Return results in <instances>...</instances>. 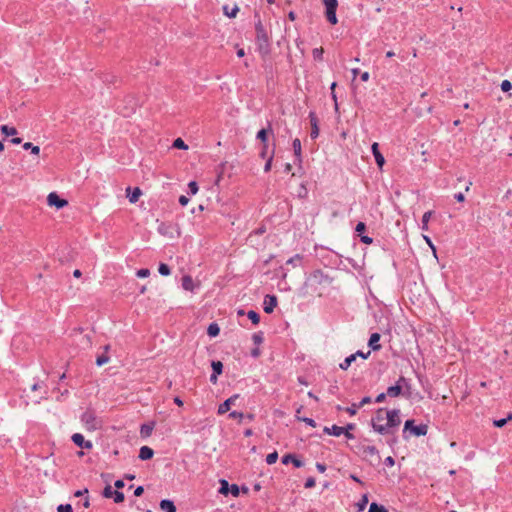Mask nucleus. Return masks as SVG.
I'll list each match as a JSON object with an SVG mask.
<instances>
[{"label":"nucleus","instance_id":"obj_1","mask_svg":"<svg viewBox=\"0 0 512 512\" xmlns=\"http://www.w3.org/2000/svg\"><path fill=\"white\" fill-rule=\"evenodd\" d=\"M374 431L381 435L394 434L401 423L400 410L380 408L371 420Z\"/></svg>","mask_w":512,"mask_h":512},{"label":"nucleus","instance_id":"obj_2","mask_svg":"<svg viewBox=\"0 0 512 512\" xmlns=\"http://www.w3.org/2000/svg\"><path fill=\"white\" fill-rule=\"evenodd\" d=\"M255 30L258 51L262 56H267L270 52L269 37L260 20L255 24Z\"/></svg>","mask_w":512,"mask_h":512},{"label":"nucleus","instance_id":"obj_3","mask_svg":"<svg viewBox=\"0 0 512 512\" xmlns=\"http://www.w3.org/2000/svg\"><path fill=\"white\" fill-rule=\"evenodd\" d=\"M81 423L87 431H96L102 428L103 421L99 418L95 411L87 409L80 417Z\"/></svg>","mask_w":512,"mask_h":512},{"label":"nucleus","instance_id":"obj_4","mask_svg":"<svg viewBox=\"0 0 512 512\" xmlns=\"http://www.w3.org/2000/svg\"><path fill=\"white\" fill-rule=\"evenodd\" d=\"M323 4L325 5L326 11L325 15L327 20L335 25L337 23V16H336V10L338 6L337 0H323Z\"/></svg>","mask_w":512,"mask_h":512},{"label":"nucleus","instance_id":"obj_5","mask_svg":"<svg viewBox=\"0 0 512 512\" xmlns=\"http://www.w3.org/2000/svg\"><path fill=\"white\" fill-rule=\"evenodd\" d=\"M409 388L408 380L401 376L395 385L387 388L386 394L389 397H398L402 393L403 388Z\"/></svg>","mask_w":512,"mask_h":512},{"label":"nucleus","instance_id":"obj_6","mask_svg":"<svg viewBox=\"0 0 512 512\" xmlns=\"http://www.w3.org/2000/svg\"><path fill=\"white\" fill-rule=\"evenodd\" d=\"M47 203L49 206H55L58 209H61L68 205V201L65 199H61L56 192H51L48 194Z\"/></svg>","mask_w":512,"mask_h":512},{"label":"nucleus","instance_id":"obj_7","mask_svg":"<svg viewBox=\"0 0 512 512\" xmlns=\"http://www.w3.org/2000/svg\"><path fill=\"white\" fill-rule=\"evenodd\" d=\"M71 439H72L73 443L80 448H84V449H88V450L93 448L92 442L89 440H85L84 436L80 433L73 434Z\"/></svg>","mask_w":512,"mask_h":512},{"label":"nucleus","instance_id":"obj_8","mask_svg":"<svg viewBox=\"0 0 512 512\" xmlns=\"http://www.w3.org/2000/svg\"><path fill=\"white\" fill-rule=\"evenodd\" d=\"M220 484V493L227 495L230 492L233 496L239 495V487L236 484H232L231 486H229V483L226 480H221Z\"/></svg>","mask_w":512,"mask_h":512},{"label":"nucleus","instance_id":"obj_9","mask_svg":"<svg viewBox=\"0 0 512 512\" xmlns=\"http://www.w3.org/2000/svg\"><path fill=\"white\" fill-rule=\"evenodd\" d=\"M264 311L268 314L272 313L277 306V297L275 295H266L264 298Z\"/></svg>","mask_w":512,"mask_h":512},{"label":"nucleus","instance_id":"obj_10","mask_svg":"<svg viewBox=\"0 0 512 512\" xmlns=\"http://www.w3.org/2000/svg\"><path fill=\"white\" fill-rule=\"evenodd\" d=\"M239 397L238 394H235L231 396L230 398L226 399L222 404L218 407V414L222 415L226 412H228L231 408V405H233L236 401V399Z\"/></svg>","mask_w":512,"mask_h":512},{"label":"nucleus","instance_id":"obj_11","mask_svg":"<svg viewBox=\"0 0 512 512\" xmlns=\"http://www.w3.org/2000/svg\"><path fill=\"white\" fill-rule=\"evenodd\" d=\"M372 153L374 155V158H375V161L378 165L379 168H382L384 163H385V159H384V156L381 154V152L379 151V145L378 143L374 142L372 144Z\"/></svg>","mask_w":512,"mask_h":512},{"label":"nucleus","instance_id":"obj_12","mask_svg":"<svg viewBox=\"0 0 512 512\" xmlns=\"http://www.w3.org/2000/svg\"><path fill=\"white\" fill-rule=\"evenodd\" d=\"M380 338H381V336H380L379 333H372L371 334L370 339L368 341V346L373 351H379L381 349V345L379 344Z\"/></svg>","mask_w":512,"mask_h":512},{"label":"nucleus","instance_id":"obj_13","mask_svg":"<svg viewBox=\"0 0 512 512\" xmlns=\"http://www.w3.org/2000/svg\"><path fill=\"white\" fill-rule=\"evenodd\" d=\"M126 193H127V197L129 198V201L131 203H136L138 201L139 197L141 196L142 191L138 187L134 188L133 190L131 189V187H127Z\"/></svg>","mask_w":512,"mask_h":512},{"label":"nucleus","instance_id":"obj_14","mask_svg":"<svg viewBox=\"0 0 512 512\" xmlns=\"http://www.w3.org/2000/svg\"><path fill=\"white\" fill-rule=\"evenodd\" d=\"M282 463L285 465L288 463H293V465L296 468H300L304 465V463L301 460L297 459L293 454L284 455L282 457Z\"/></svg>","mask_w":512,"mask_h":512},{"label":"nucleus","instance_id":"obj_15","mask_svg":"<svg viewBox=\"0 0 512 512\" xmlns=\"http://www.w3.org/2000/svg\"><path fill=\"white\" fill-rule=\"evenodd\" d=\"M344 430H345V428H344V427H340V426H337V425H333L332 427H325L323 431H324L326 434H329V435H333V436L339 437L340 435H342V434L344 433Z\"/></svg>","mask_w":512,"mask_h":512},{"label":"nucleus","instance_id":"obj_16","mask_svg":"<svg viewBox=\"0 0 512 512\" xmlns=\"http://www.w3.org/2000/svg\"><path fill=\"white\" fill-rule=\"evenodd\" d=\"M154 451L148 446H142L139 451V458L141 460H149L153 457Z\"/></svg>","mask_w":512,"mask_h":512},{"label":"nucleus","instance_id":"obj_17","mask_svg":"<svg viewBox=\"0 0 512 512\" xmlns=\"http://www.w3.org/2000/svg\"><path fill=\"white\" fill-rule=\"evenodd\" d=\"M160 508L164 512H176V507L171 500L164 499L160 502Z\"/></svg>","mask_w":512,"mask_h":512},{"label":"nucleus","instance_id":"obj_18","mask_svg":"<svg viewBox=\"0 0 512 512\" xmlns=\"http://www.w3.org/2000/svg\"><path fill=\"white\" fill-rule=\"evenodd\" d=\"M311 124H312V130H311V138H316L319 134V128L317 126V118L313 112L309 114Z\"/></svg>","mask_w":512,"mask_h":512},{"label":"nucleus","instance_id":"obj_19","mask_svg":"<svg viewBox=\"0 0 512 512\" xmlns=\"http://www.w3.org/2000/svg\"><path fill=\"white\" fill-rule=\"evenodd\" d=\"M427 432L428 426L426 424H421L418 426H414L411 433L415 436H425Z\"/></svg>","mask_w":512,"mask_h":512},{"label":"nucleus","instance_id":"obj_20","mask_svg":"<svg viewBox=\"0 0 512 512\" xmlns=\"http://www.w3.org/2000/svg\"><path fill=\"white\" fill-rule=\"evenodd\" d=\"M223 12L227 17L234 18L239 12V7L237 5H234L232 8H230L228 5H224Z\"/></svg>","mask_w":512,"mask_h":512},{"label":"nucleus","instance_id":"obj_21","mask_svg":"<svg viewBox=\"0 0 512 512\" xmlns=\"http://www.w3.org/2000/svg\"><path fill=\"white\" fill-rule=\"evenodd\" d=\"M292 146H293V150H294V154L296 156V159L301 162L302 158H301V141L296 138L293 140V143H292Z\"/></svg>","mask_w":512,"mask_h":512},{"label":"nucleus","instance_id":"obj_22","mask_svg":"<svg viewBox=\"0 0 512 512\" xmlns=\"http://www.w3.org/2000/svg\"><path fill=\"white\" fill-rule=\"evenodd\" d=\"M362 452L365 456H378V450L375 446L367 445L362 447Z\"/></svg>","mask_w":512,"mask_h":512},{"label":"nucleus","instance_id":"obj_23","mask_svg":"<svg viewBox=\"0 0 512 512\" xmlns=\"http://www.w3.org/2000/svg\"><path fill=\"white\" fill-rule=\"evenodd\" d=\"M182 287L187 290V291H192L193 290V280L192 278L189 276V275H185L183 278H182Z\"/></svg>","mask_w":512,"mask_h":512},{"label":"nucleus","instance_id":"obj_24","mask_svg":"<svg viewBox=\"0 0 512 512\" xmlns=\"http://www.w3.org/2000/svg\"><path fill=\"white\" fill-rule=\"evenodd\" d=\"M220 333V328L217 323H211L207 328V334L210 337H216Z\"/></svg>","mask_w":512,"mask_h":512},{"label":"nucleus","instance_id":"obj_25","mask_svg":"<svg viewBox=\"0 0 512 512\" xmlns=\"http://www.w3.org/2000/svg\"><path fill=\"white\" fill-rule=\"evenodd\" d=\"M1 133L5 136H14L17 134V129L8 125H2L0 127Z\"/></svg>","mask_w":512,"mask_h":512},{"label":"nucleus","instance_id":"obj_26","mask_svg":"<svg viewBox=\"0 0 512 512\" xmlns=\"http://www.w3.org/2000/svg\"><path fill=\"white\" fill-rule=\"evenodd\" d=\"M356 360V355L351 354L350 356L346 357L343 362L340 363L339 367L342 370H347L352 362Z\"/></svg>","mask_w":512,"mask_h":512},{"label":"nucleus","instance_id":"obj_27","mask_svg":"<svg viewBox=\"0 0 512 512\" xmlns=\"http://www.w3.org/2000/svg\"><path fill=\"white\" fill-rule=\"evenodd\" d=\"M153 431L152 424H143L140 428V434L142 437H149Z\"/></svg>","mask_w":512,"mask_h":512},{"label":"nucleus","instance_id":"obj_28","mask_svg":"<svg viewBox=\"0 0 512 512\" xmlns=\"http://www.w3.org/2000/svg\"><path fill=\"white\" fill-rule=\"evenodd\" d=\"M368 504V495L364 494L362 495L361 499L357 502V512H362Z\"/></svg>","mask_w":512,"mask_h":512},{"label":"nucleus","instance_id":"obj_29","mask_svg":"<svg viewBox=\"0 0 512 512\" xmlns=\"http://www.w3.org/2000/svg\"><path fill=\"white\" fill-rule=\"evenodd\" d=\"M23 149L31 151L33 155H39L40 153V147L33 145L31 142L24 143Z\"/></svg>","mask_w":512,"mask_h":512},{"label":"nucleus","instance_id":"obj_30","mask_svg":"<svg viewBox=\"0 0 512 512\" xmlns=\"http://www.w3.org/2000/svg\"><path fill=\"white\" fill-rule=\"evenodd\" d=\"M431 216H432V211H427L423 214L422 220H421V222H422L421 229L422 230H425V231L428 230V223H429Z\"/></svg>","mask_w":512,"mask_h":512},{"label":"nucleus","instance_id":"obj_31","mask_svg":"<svg viewBox=\"0 0 512 512\" xmlns=\"http://www.w3.org/2000/svg\"><path fill=\"white\" fill-rule=\"evenodd\" d=\"M512 420V413H509L507 418H503V419H499V420H494L493 424L495 427H498V428H501L503 426L506 425V423L508 421Z\"/></svg>","mask_w":512,"mask_h":512},{"label":"nucleus","instance_id":"obj_32","mask_svg":"<svg viewBox=\"0 0 512 512\" xmlns=\"http://www.w3.org/2000/svg\"><path fill=\"white\" fill-rule=\"evenodd\" d=\"M368 512H388V510L385 509L384 506L378 505L377 503L373 502L370 504Z\"/></svg>","mask_w":512,"mask_h":512},{"label":"nucleus","instance_id":"obj_33","mask_svg":"<svg viewBox=\"0 0 512 512\" xmlns=\"http://www.w3.org/2000/svg\"><path fill=\"white\" fill-rule=\"evenodd\" d=\"M247 316L252 321L253 324H258L260 322V316L254 310L248 311Z\"/></svg>","mask_w":512,"mask_h":512},{"label":"nucleus","instance_id":"obj_34","mask_svg":"<svg viewBox=\"0 0 512 512\" xmlns=\"http://www.w3.org/2000/svg\"><path fill=\"white\" fill-rule=\"evenodd\" d=\"M212 369L215 374H221L223 371V364L220 361H212Z\"/></svg>","mask_w":512,"mask_h":512},{"label":"nucleus","instance_id":"obj_35","mask_svg":"<svg viewBox=\"0 0 512 512\" xmlns=\"http://www.w3.org/2000/svg\"><path fill=\"white\" fill-rule=\"evenodd\" d=\"M158 271L162 276H168L171 273L169 266L165 263L159 265Z\"/></svg>","mask_w":512,"mask_h":512},{"label":"nucleus","instance_id":"obj_36","mask_svg":"<svg viewBox=\"0 0 512 512\" xmlns=\"http://www.w3.org/2000/svg\"><path fill=\"white\" fill-rule=\"evenodd\" d=\"M277 459H278V453L276 451H274L266 456V463L268 465H272V464L276 463Z\"/></svg>","mask_w":512,"mask_h":512},{"label":"nucleus","instance_id":"obj_37","mask_svg":"<svg viewBox=\"0 0 512 512\" xmlns=\"http://www.w3.org/2000/svg\"><path fill=\"white\" fill-rule=\"evenodd\" d=\"M324 50L323 48H314L312 51V56L315 60H322Z\"/></svg>","mask_w":512,"mask_h":512},{"label":"nucleus","instance_id":"obj_38","mask_svg":"<svg viewBox=\"0 0 512 512\" xmlns=\"http://www.w3.org/2000/svg\"><path fill=\"white\" fill-rule=\"evenodd\" d=\"M302 260V256L300 254H296L293 257L289 258L286 262L288 265L296 266L297 263H300Z\"/></svg>","mask_w":512,"mask_h":512},{"label":"nucleus","instance_id":"obj_39","mask_svg":"<svg viewBox=\"0 0 512 512\" xmlns=\"http://www.w3.org/2000/svg\"><path fill=\"white\" fill-rule=\"evenodd\" d=\"M414 420H407L404 424V429H403V435H404V438H407L406 436V432L409 430L410 432H412V429L414 427Z\"/></svg>","mask_w":512,"mask_h":512},{"label":"nucleus","instance_id":"obj_40","mask_svg":"<svg viewBox=\"0 0 512 512\" xmlns=\"http://www.w3.org/2000/svg\"><path fill=\"white\" fill-rule=\"evenodd\" d=\"M173 146L178 149H183V150L188 149V146L185 144V142L181 138L175 139Z\"/></svg>","mask_w":512,"mask_h":512},{"label":"nucleus","instance_id":"obj_41","mask_svg":"<svg viewBox=\"0 0 512 512\" xmlns=\"http://www.w3.org/2000/svg\"><path fill=\"white\" fill-rule=\"evenodd\" d=\"M109 360H110L109 356H107L106 354H103V355H100L97 357L96 364L98 366H102V365L108 363Z\"/></svg>","mask_w":512,"mask_h":512},{"label":"nucleus","instance_id":"obj_42","mask_svg":"<svg viewBox=\"0 0 512 512\" xmlns=\"http://www.w3.org/2000/svg\"><path fill=\"white\" fill-rule=\"evenodd\" d=\"M115 503H122L124 501V494L120 491L115 490L113 497Z\"/></svg>","mask_w":512,"mask_h":512},{"label":"nucleus","instance_id":"obj_43","mask_svg":"<svg viewBox=\"0 0 512 512\" xmlns=\"http://www.w3.org/2000/svg\"><path fill=\"white\" fill-rule=\"evenodd\" d=\"M115 490L112 489L111 485H106L103 490V496L105 498H112Z\"/></svg>","mask_w":512,"mask_h":512},{"label":"nucleus","instance_id":"obj_44","mask_svg":"<svg viewBox=\"0 0 512 512\" xmlns=\"http://www.w3.org/2000/svg\"><path fill=\"white\" fill-rule=\"evenodd\" d=\"M257 139L261 140L264 144H267V130L266 129H261L258 133H257Z\"/></svg>","mask_w":512,"mask_h":512},{"label":"nucleus","instance_id":"obj_45","mask_svg":"<svg viewBox=\"0 0 512 512\" xmlns=\"http://www.w3.org/2000/svg\"><path fill=\"white\" fill-rule=\"evenodd\" d=\"M58 512H73L72 506L70 504H61L57 507Z\"/></svg>","mask_w":512,"mask_h":512},{"label":"nucleus","instance_id":"obj_46","mask_svg":"<svg viewBox=\"0 0 512 512\" xmlns=\"http://www.w3.org/2000/svg\"><path fill=\"white\" fill-rule=\"evenodd\" d=\"M188 188H189V192L192 194V195H195L197 192H198V184L197 182L195 181H191L189 182L188 184Z\"/></svg>","mask_w":512,"mask_h":512},{"label":"nucleus","instance_id":"obj_47","mask_svg":"<svg viewBox=\"0 0 512 512\" xmlns=\"http://www.w3.org/2000/svg\"><path fill=\"white\" fill-rule=\"evenodd\" d=\"M354 429V424H348L346 427H345V430H344V435L348 438V439H353L354 438V435L350 432V430Z\"/></svg>","mask_w":512,"mask_h":512},{"label":"nucleus","instance_id":"obj_48","mask_svg":"<svg viewBox=\"0 0 512 512\" xmlns=\"http://www.w3.org/2000/svg\"><path fill=\"white\" fill-rule=\"evenodd\" d=\"M136 275L139 277V278H146L150 275V270L149 269H146V268H143V269H139L137 272H136Z\"/></svg>","mask_w":512,"mask_h":512},{"label":"nucleus","instance_id":"obj_49","mask_svg":"<svg viewBox=\"0 0 512 512\" xmlns=\"http://www.w3.org/2000/svg\"><path fill=\"white\" fill-rule=\"evenodd\" d=\"M512 88V84L509 80H503L502 83H501V89L502 91L504 92H508L509 90H511Z\"/></svg>","mask_w":512,"mask_h":512},{"label":"nucleus","instance_id":"obj_50","mask_svg":"<svg viewBox=\"0 0 512 512\" xmlns=\"http://www.w3.org/2000/svg\"><path fill=\"white\" fill-rule=\"evenodd\" d=\"M273 154H274V153H272V154L268 157V159H267V161H266V163H265V166H264V171H265V172H269V171L271 170V167H272V161H273Z\"/></svg>","mask_w":512,"mask_h":512},{"label":"nucleus","instance_id":"obj_51","mask_svg":"<svg viewBox=\"0 0 512 512\" xmlns=\"http://www.w3.org/2000/svg\"><path fill=\"white\" fill-rule=\"evenodd\" d=\"M229 417L232 419H242V418H244V414L242 412L232 411L229 414Z\"/></svg>","mask_w":512,"mask_h":512},{"label":"nucleus","instance_id":"obj_52","mask_svg":"<svg viewBox=\"0 0 512 512\" xmlns=\"http://www.w3.org/2000/svg\"><path fill=\"white\" fill-rule=\"evenodd\" d=\"M315 479L313 477H309L306 479L304 484L305 488H313L315 486Z\"/></svg>","mask_w":512,"mask_h":512},{"label":"nucleus","instance_id":"obj_53","mask_svg":"<svg viewBox=\"0 0 512 512\" xmlns=\"http://www.w3.org/2000/svg\"><path fill=\"white\" fill-rule=\"evenodd\" d=\"M358 408H359V407H358V405L353 404L351 407H347V408H346V411H347L350 415H352V416H353V415H355V414H356V411H357V409H358Z\"/></svg>","mask_w":512,"mask_h":512},{"label":"nucleus","instance_id":"obj_54","mask_svg":"<svg viewBox=\"0 0 512 512\" xmlns=\"http://www.w3.org/2000/svg\"><path fill=\"white\" fill-rule=\"evenodd\" d=\"M302 421L308 424L311 427H316V422L312 418H302Z\"/></svg>","mask_w":512,"mask_h":512},{"label":"nucleus","instance_id":"obj_55","mask_svg":"<svg viewBox=\"0 0 512 512\" xmlns=\"http://www.w3.org/2000/svg\"><path fill=\"white\" fill-rule=\"evenodd\" d=\"M370 353H371L370 351H368L367 353H363L362 351H357L353 355H356V358L359 356L363 359H367L369 357Z\"/></svg>","mask_w":512,"mask_h":512},{"label":"nucleus","instance_id":"obj_56","mask_svg":"<svg viewBox=\"0 0 512 512\" xmlns=\"http://www.w3.org/2000/svg\"><path fill=\"white\" fill-rule=\"evenodd\" d=\"M365 229H366V225L363 222H359L355 228L356 232H359V233L363 232Z\"/></svg>","mask_w":512,"mask_h":512},{"label":"nucleus","instance_id":"obj_57","mask_svg":"<svg viewBox=\"0 0 512 512\" xmlns=\"http://www.w3.org/2000/svg\"><path fill=\"white\" fill-rule=\"evenodd\" d=\"M360 240L364 244H371L373 242V239L371 237L367 236V235L361 236Z\"/></svg>","mask_w":512,"mask_h":512},{"label":"nucleus","instance_id":"obj_58","mask_svg":"<svg viewBox=\"0 0 512 512\" xmlns=\"http://www.w3.org/2000/svg\"><path fill=\"white\" fill-rule=\"evenodd\" d=\"M384 463L389 466V467H392L394 464H395V461H394V458L391 457V456H388L385 458V461Z\"/></svg>","mask_w":512,"mask_h":512},{"label":"nucleus","instance_id":"obj_59","mask_svg":"<svg viewBox=\"0 0 512 512\" xmlns=\"http://www.w3.org/2000/svg\"><path fill=\"white\" fill-rule=\"evenodd\" d=\"M189 202V199L185 196V195H181L179 197V203L182 205V206H185L187 205Z\"/></svg>","mask_w":512,"mask_h":512},{"label":"nucleus","instance_id":"obj_60","mask_svg":"<svg viewBox=\"0 0 512 512\" xmlns=\"http://www.w3.org/2000/svg\"><path fill=\"white\" fill-rule=\"evenodd\" d=\"M144 492V488L142 486H138L135 490H134V495L139 497L143 494Z\"/></svg>","mask_w":512,"mask_h":512},{"label":"nucleus","instance_id":"obj_61","mask_svg":"<svg viewBox=\"0 0 512 512\" xmlns=\"http://www.w3.org/2000/svg\"><path fill=\"white\" fill-rule=\"evenodd\" d=\"M370 402H371V398H370V397H368V396H367V397H364V398L360 401V403H359L358 407L360 408V407H362V406H364L365 404H368V403H370Z\"/></svg>","mask_w":512,"mask_h":512},{"label":"nucleus","instance_id":"obj_62","mask_svg":"<svg viewBox=\"0 0 512 512\" xmlns=\"http://www.w3.org/2000/svg\"><path fill=\"white\" fill-rule=\"evenodd\" d=\"M454 198L458 201V202H463L465 200V197H464V194L459 192V193H456L454 195Z\"/></svg>","mask_w":512,"mask_h":512},{"label":"nucleus","instance_id":"obj_63","mask_svg":"<svg viewBox=\"0 0 512 512\" xmlns=\"http://www.w3.org/2000/svg\"><path fill=\"white\" fill-rule=\"evenodd\" d=\"M386 396H387V394H386V393H380V394L376 397L375 401H376L377 403L383 402V401L385 400Z\"/></svg>","mask_w":512,"mask_h":512},{"label":"nucleus","instance_id":"obj_64","mask_svg":"<svg viewBox=\"0 0 512 512\" xmlns=\"http://www.w3.org/2000/svg\"><path fill=\"white\" fill-rule=\"evenodd\" d=\"M316 468L321 473H324L326 471V466L322 463H316Z\"/></svg>","mask_w":512,"mask_h":512}]
</instances>
